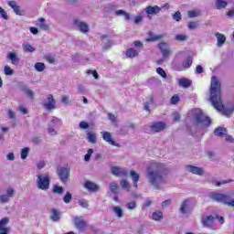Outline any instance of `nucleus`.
<instances>
[{"label":"nucleus","mask_w":234,"mask_h":234,"mask_svg":"<svg viewBox=\"0 0 234 234\" xmlns=\"http://www.w3.org/2000/svg\"><path fill=\"white\" fill-rule=\"evenodd\" d=\"M169 169L164 163L151 161L145 167L144 176L150 189L160 191L167 184Z\"/></svg>","instance_id":"nucleus-1"},{"label":"nucleus","mask_w":234,"mask_h":234,"mask_svg":"<svg viewBox=\"0 0 234 234\" xmlns=\"http://www.w3.org/2000/svg\"><path fill=\"white\" fill-rule=\"evenodd\" d=\"M8 58L13 65H19V58H17V54H16L15 52H10L8 54Z\"/></svg>","instance_id":"nucleus-33"},{"label":"nucleus","mask_w":234,"mask_h":234,"mask_svg":"<svg viewBox=\"0 0 234 234\" xmlns=\"http://www.w3.org/2000/svg\"><path fill=\"white\" fill-rule=\"evenodd\" d=\"M188 28H189V30H195L197 28H198V23L197 22H189Z\"/></svg>","instance_id":"nucleus-54"},{"label":"nucleus","mask_w":234,"mask_h":234,"mask_svg":"<svg viewBox=\"0 0 234 234\" xmlns=\"http://www.w3.org/2000/svg\"><path fill=\"white\" fill-rule=\"evenodd\" d=\"M86 138L90 144H96V142L98 141V136L92 132H88L86 133Z\"/></svg>","instance_id":"nucleus-28"},{"label":"nucleus","mask_w":234,"mask_h":234,"mask_svg":"<svg viewBox=\"0 0 234 234\" xmlns=\"http://www.w3.org/2000/svg\"><path fill=\"white\" fill-rule=\"evenodd\" d=\"M110 191L113 195H118L120 193V186H118V183L116 182L110 183Z\"/></svg>","instance_id":"nucleus-31"},{"label":"nucleus","mask_w":234,"mask_h":234,"mask_svg":"<svg viewBox=\"0 0 234 234\" xmlns=\"http://www.w3.org/2000/svg\"><path fill=\"white\" fill-rule=\"evenodd\" d=\"M73 25L80 30V32H81L82 34H87V32H89V29L90 28V27L89 26V24L83 22V21H80L78 19L73 21Z\"/></svg>","instance_id":"nucleus-13"},{"label":"nucleus","mask_w":234,"mask_h":234,"mask_svg":"<svg viewBox=\"0 0 234 234\" xmlns=\"http://www.w3.org/2000/svg\"><path fill=\"white\" fill-rule=\"evenodd\" d=\"M37 187L41 191H48L50 189V175L48 173L37 176Z\"/></svg>","instance_id":"nucleus-3"},{"label":"nucleus","mask_w":234,"mask_h":234,"mask_svg":"<svg viewBox=\"0 0 234 234\" xmlns=\"http://www.w3.org/2000/svg\"><path fill=\"white\" fill-rule=\"evenodd\" d=\"M191 116L194 125L197 127H209V125H211V118L204 114V112L200 110V108L192 109Z\"/></svg>","instance_id":"nucleus-2"},{"label":"nucleus","mask_w":234,"mask_h":234,"mask_svg":"<svg viewBox=\"0 0 234 234\" xmlns=\"http://www.w3.org/2000/svg\"><path fill=\"white\" fill-rule=\"evenodd\" d=\"M0 16L2 17V19L8 21V14H6V11L3 9V7L1 6H0Z\"/></svg>","instance_id":"nucleus-49"},{"label":"nucleus","mask_w":234,"mask_h":234,"mask_svg":"<svg viewBox=\"0 0 234 234\" xmlns=\"http://www.w3.org/2000/svg\"><path fill=\"white\" fill-rule=\"evenodd\" d=\"M101 41H102V48L104 50H109L112 47V44L111 41H109V37L107 35L101 36Z\"/></svg>","instance_id":"nucleus-24"},{"label":"nucleus","mask_w":234,"mask_h":234,"mask_svg":"<svg viewBox=\"0 0 234 234\" xmlns=\"http://www.w3.org/2000/svg\"><path fill=\"white\" fill-rule=\"evenodd\" d=\"M158 47L165 59L169 58L170 54H173V50H171V48L169 47V45H167V43L161 42L159 43Z\"/></svg>","instance_id":"nucleus-7"},{"label":"nucleus","mask_w":234,"mask_h":234,"mask_svg":"<svg viewBox=\"0 0 234 234\" xmlns=\"http://www.w3.org/2000/svg\"><path fill=\"white\" fill-rule=\"evenodd\" d=\"M101 134L104 142H107V144H110V145H113L114 147H120V144L112 140V135L111 134V133L103 132L101 133Z\"/></svg>","instance_id":"nucleus-17"},{"label":"nucleus","mask_w":234,"mask_h":234,"mask_svg":"<svg viewBox=\"0 0 234 234\" xmlns=\"http://www.w3.org/2000/svg\"><path fill=\"white\" fill-rule=\"evenodd\" d=\"M188 17L190 18L198 17V12L195 10L188 11Z\"/></svg>","instance_id":"nucleus-60"},{"label":"nucleus","mask_w":234,"mask_h":234,"mask_svg":"<svg viewBox=\"0 0 234 234\" xmlns=\"http://www.w3.org/2000/svg\"><path fill=\"white\" fill-rule=\"evenodd\" d=\"M154 103V97L153 95L149 96V101L144 103V109L146 112H151V106Z\"/></svg>","instance_id":"nucleus-26"},{"label":"nucleus","mask_w":234,"mask_h":234,"mask_svg":"<svg viewBox=\"0 0 234 234\" xmlns=\"http://www.w3.org/2000/svg\"><path fill=\"white\" fill-rule=\"evenodd\" d=\"M52 125H61V119H58L56 117H53L51 120Z\"/></svg>","instance_id":"nucleus-57"},{"label":"nucleus","mask_w":234,"mask_h":234,"mask_svg":"<svg viewBox=\"0 0 234 234\" xmlns=\"http://www.w3.org/2000/svg\"><path fill=\"white\" fill-rule=\"evenodd\" d=\"M120 186L122 189H126L127 191H131V185H129V181H127L126 179L121 180Z\"/></svg>","instance_id":"nucleus-39"},{"label":"nucleus","mask_w":234,"mask_h":234,"mask_svg":"<svg viewBox=\"0 0 234 234\" xmlns=\"http://www.w3.org/2000/svg\"><path fill=\"white\" fill-rule=\"evenodd\" d=\"M61 218V214H59V210L56 208L51 209V215H50V219L52 222H59Z\"/></svg>","instance_id":"nucleus-23"},{"label":"nucleus","mask_w":234,"mask_h":234,"mask_svg":"<svg viewBox=\"0 0 234 234\" xmlns=\"http://www.w3.org/2000/svg\"><path fill=\"white\" fill-rule=\"evenodd\" d=\"M180 101V97L178 95H175L171 98L172 105H176Z\"/></svg>","instance_id":"nucleus-56"},{"label":"nucleus","mask_w":234,"mask_h":234,"mask_svg":"<svg viewBox=\"0 0 234 234\" xmlns=\"http://www.w3.org/2000/svg\"><path fill=\"white\" fill-rule=\"evenodd\" d=\"M213 222H215V217H213V216H208L207 218H202V224L205 227L211 226V224H213Z\"/></svg>","instance_id":"nucleus-32"},{"label":"nucleus","mask_w":234,"mask_h":234,"mask_svg":"<svg viewBox=\"0 0 234 234\" xmlns=\"http://www.w3.org/2000/svg\"><path fill=\"white\" fill-rule=\"evenodd\" d=\"M79 204L81 207L87 208L89 207V203L85 199L79 200Z\"/></svg>","instance_id":"nucleus-58"},{"label":"nucleus","mask_w":234,"mask_h":234,"mask_svg":"<svg viewBox=\"0 0 234 234\" xmlns=\"http://www.w3.org/2000/svg\"><path fill=\"white\" fill-rule=\"evenodd\" d=\"M45 59L48 61V63H50L51 65L56 63V58L50 55H46Z\"/></svg>","instance_id":"nucleus-55"},{"label":"nucleus","mask_w":234,"mask_h":234,"mask_svg":"<svg viewBox=\"0 0 234 234\" xmlns=\"http://www.w3.org/2000/svg\"><path fill=\"white\" fill-rule=\"evenodd\" d=\"M130 176L133 180V186L135 187V189H138V181L140 180V174H138L134 170H131L130 171Z\"/></svg>","instance_id":"nucleus-21"},{"label":"nucleus","mask_w":234,"mask_h":234,"mask_svg":"<svg viewBox=\"0 0 234 234\" xmlns=\"http://www.w3.org/2000/svg\"><path fill=\"white\" fill-rule=\"evenodd\" d=\"M186 169L188 171V173H192V175H197V176H204L206 174L204 167H198L192 165H186Z\"/></svg>","instance_id":"nucleus-9"},{"label":"nucleus","mask_w":234,"mask_h":234,"mask_svg":"<svg viewBox=\"0 0 234 234\" xmlns=\"http://www.w3.org/2000/svg\"><path fill=\"white\" fill-rule=\"evenodd\" d=\"M84 187L89 191H98V185L92 183L91 181H86L84 184Z\"/></svg>","instance_id":"nucleus-30"},{"label":"nucleus","mask_w":234,"mask_h":234,"mask_svg":"<svg viewBox=\"0 0 234 234\" xmlns=\"http://www.w3.org/2000/svg\"><path fill=\"white\" fill-rule=\"evenodd\" d=\"M208 198L210 200H214V202H219L221 204H225L229 200V197L225 194H220L217 192H210L208 193Z\"/></svg>","instance_id":"nucleus-6"},{"label":"nucleus","mask_w":234,"mask_h":234,"mask_svg":"<svg viewBox=\"0 0 234 234\" xmlns=\"http://www.w3.org/2000/svg\"><path fill=\"white\" fill-rule=\"evenodd\" d=\"M80 129H87L88 127H89V122H80Z\"/></svg>","instance_id":"nucleus-64"},{"label":"nucleus","mask_w":234,"mask_h":234,"mask_svg":"<svg viewBox=\"0 0 234 234\" xmlns=\"http://www.w3.org/2000/svg\"><path fill=\"white\" fill-rule=\"evenodd\" d=\"M193 201L189 198H186L180 204L179 212L181 213V215H185L187 217L188 215H191L193 213Z\"/></svg>","instance_id":"nucleus-4"},{"label":"nucleus","mask_w":234,"mask_h":234,"mask_svg":"<svg viewBox=\"0 0 234 234\" xmlns=\"http://www.w3.org/2000/svg\"><path fill=\"white\" fill-rule=\"evenodd\" d=\"M228 6V1L225 0H217L215 2V7L217 10H224Z\"/></svg>","instance_id":"nucleus-29"},{"label":"nucleus","mask_w":234,"mask_h":234,"mask_svg":"<svg viewBox=\"0 0 234 234\" xmlns=\"http://www.w3.org/2000/svg\"><path fill=\"white\" fill-rule=\"evenodd\" d=\"M16 195V190L12 187L6 189V194L0 196V204H6L10 202V198Z\"/></svg>","instance_id":"nucleus-10"},{"label":"nucleus","mask_w":234,"mask_h":234,"mask_svg":"<svg viewBox=\"0 0 234 234\" xmlns=\"http://www.w3.org/2000/svg\"><path fill=\"white\" fill-rule=\"evenodd\" d=\"M44 107L47 111H52L56 109V100L52 94L48 95V102L44 103Z\"/></svg>","instance_id":"nucleus-18"},{"label":"nucleus","mask_w":234,"mask_h":234,"mask_svg":"<svg viewBox=\"0 0 234 234\" xmlns=\"http://www.w3.org/2000/svg\"><path fill=\"white\" fill-rule=\"evenodd\" d=\"M156 72L157 74H159V76H161V78H163L164 80H167V73H165V70H164V69L157 68Z\"/></svg>","instance_id":"nucleus-44"},{"label":"nucleus","mask_w":234,"mask_h":234,"mask_svg":"<svg viewBox=\"0 0 234 234\" xmlns=\"http://www.w3.org/2000/svg\"><path fill=\"white\" fill-rule=\"evenodd\" d=\"M173 118L175 122H179L180 121V113H178V112H175L173 113Z\"/></svg>","instance_id":"nucleus-63"},{"label":"nucleus","mask_w":234,"mask_h":234,"mask_svg":"<svg viewBox=\"0 0 234 234\" xmlns=\"http://www.w3.org/2000/svg\"><path fill=\"white\" fill-rule=\"evenodd\" d=\"M63 191H65L63 186H59L58 185H55L54 187H53V193H57V195H63Z\"/></svg>","instance_id":"nucleus-43"},{"label":"nucleus","mask_w":234,"mask_h":234,"mask_svg":"<svg viewBox=\"0 0 234 234\" xmlns=\"http://www.w3.org/2000/svg\"><path fill=\"white\" fill-rule=\"evenodd\" d=\"M193 65V58L187 57L186 60L183 62L182 66L176 65L175 66V70L182 72V70H186V69H189Z\"/></svg>","instance_id":"nucleus-14"},{"label":"nucleus","mask_w":234,"mask_h":234,"mask_svg":"<svg viewBox=\"0 0 234 234\" xmlns=\"http://www.w3.org/2000/svg\"><path fill=\"white\" fill-rule=\"evenodd\" d=\"M28 153H30V148H28V147L23 148L21 150V154H20L21 159L27 160V157L28 156Z\"/></svg>","instance_id":"nucleus-40"},{"label":"nucleus","mask_w":234,"mask_h":234,"mask_svg":"<svg viewBox=\"0 0 234 234\" xmlns=\"http://www.w3.org/2000/svg\"><path fill=\"white\" fill-rule=\"evenodd\" d=\"M175 39L176 41H186V39H187V36L182 34L176 35Z\"/></svg>","instance_id":"nucleus-52"},{"label":"nucleus","mask_w":234,"mask_h":234,"mask_svg":"<svg viewBox=\"0 0 234 234\" xmlns=\"http://www.w3.org/2000/svg\"><path fill=\"white\" fill-rule=\"evenodd\" d=\"M10 222V218L5 217L0 219V234H9L10 233V228L6 227L8 226V223Z\"/></svg>","instance_id":"nucleus-11"},{"label":"nucleus","mask_w":234,"mask_h":234,"mask_svg":"<svg viewBox=\"0 0 234 234\" xmlns=\"http://www.w3.org/2000/svg\"><path fill=\"white\" fill-rule=\"evenodd\" d=\"M111 171H112V175H113V176L125 177V176H129V171H127L125 168H122L120 166H112Z\"/></svg>","instance_id":"nucleus-12"},{"label":"nucleus","mask_w":234,"mask_h":234,"mask_svg":"<svg viewBox=\"0 0 234 234\" xmlns=\"http://www.w3.org/2000/svg\"><path fill=\"white\" fill-rule=\"evenodd\" d=\"M164 37H165V35H156L153 31H150L148 33V38H146V41L153 43L154 41H160V39H164Z\"/></svg>","instance_id":"nucleus-20"},{"label":"nucleus","mask_w":234,"mask_h":234,"mask_svg":"<svg viewBox=\"0 0 234 234\" xmlns=\"http://www.w3.org/2000/svg\"><path fill=\"white\" fill-rule=\"evenodd\" d=\"M152 133H162L167 129V124L164 122H151Z\"/></svg>","instance_id":"nucleus-8"},{"label":"nucleus","mask_w":234,"mask_h":234,"mask_svg":"<svg viewBox=\"0 0 234 234\" xmlns=\"http://www.w3.org/2000/svg\"><path fill=\"white\" fill-rule=\"evenodd\" d=\"M113 212L118 217V218H122L123 217V209L121 207H113Z\"/></svg>","instance_id":"nucleus-37"},{"label":"nucleus","mask_w":234,"mask_h":234,"mask_svg":"<svg viewBox=\"0 0 234 234\" xmlns=\"http://www.w3.org/2000/svg\"><path fill=\"white\" fill-rule=\"evenodd\" d=\"M57 175L62 184H67V182H69V178H70V168L58 167L57 169Z\"/></svg>","instance_id":"nucleus-5"},{"label":"nucleus","mask_w":234,"mask_h":234,"mask_svg":"<svg viewBox=\"0 0 234 234\" xmlns=\"http://www.w3.org/2000/svg\"><path fill=\"white\" fill-rule=\"evenodd\" d=\"M74 226L77 229L81 231L87 228V222L83 219V217L76 216L74 218Z\"/></svg>","instance_id":"nucleus-16"},{"label":"nucleus","mask_w":234,"mask_h":234,"mask_svg":"<svg viewBox=\"0 0 234 234\" xmlns=\"http://www.w3.org/2000/svg\"><path fill=\"white\" fill-rule=\"evenodd\" d=\"M115 15L116 16H123L124 18L126 19V21H129L131 19V16L129 15V13H127L122 9L115 11Z\"/></svg>","instance_id":"nucleus-38"},{"label":"nucleus","mask_w":234,"mask_h":234,"mask_svg":"<svg viewBox=\"0 0 234 234\" xmlns=\"http://www.w3.org/2000/svg\"><path fill=\"white\" fill-rule=\"evenodd\" d=\"M63 202L65 204H70L72 202V194L70 192H67L63 197Z\"/></svg>","instance_id":"nucleus-42"},{"label":"nucleus","mask_w":234,"mask_h":234,"mask_svg":"<svg viewBox=\"0 0 234 234\" xmlns=\"http://www.w3.org/2000/svg\"><path fill=\"white\" fill-rule=\"evenodd\" d=\"M178 85L179 87H183L184 89H189L191 85H193V81L189 79L181 78L178 80Z\"/></svg>","instance_id":"nucleus-22"},{"label":"nucleus","mask_w":234,"mask_h":234,"mask_svg":"<svg viewBox=\"0 0 234 234\" xmlns=\"http://www.w3.org/2000/svg\"><path fill=\"white\" fill-rule=\"evenodd\" d=\"M151 206H153V201L147 199V200L144 203V205H143V207H142V209L144 210V209H145V207H151Z\"/></svg>","instance_id":"nucleus-59"},{"label":"nucleus","mask_w":234,"mask_h":234,"mask_svg":"<svg viewBox=\"0 0 234 234\" xmlns=\"http://www.w3.org/2000/svg\"><path fill=\"white\" fill-rule=\"evenodd\" d=\"M109 116V120L112 122V123H113V125L115 127L118 126V120L116 118V115L112 114V113H108Z\"/></svg>","instance_id":"nucleus-45"},{"label":"nucleus","mask_w":234,"mask_h":234,"mask_svg":"<svg viewBox=\"0 0 234 234\" xmlns=\"http://www.w3.org/2000/svg\"><path fill=\"white\" fill-rule=\"evenodd\" d=\"M139 52L138 50L134 49L133 48H130L126 50V57L127 58H136L138 56Z\"/></svg>","instance_id":"nucleus-35"},{"label":"nucleus","mask_w":234,"mask_h":234,"mask_svg":"<svg viewBox=\"0 0 234 234\" xmlns=\"http://www.w3.org/2000/svg\"><path fill=\"white\" fill-rule=\"evenodd\" d=\"M153 220H155L156 222H160L162 218H164V213L160 210H156L152 214Z\"/></svg>","instance_id":"nucleus-34"},{"label":"nucleus","mask_w":234,"mask_h":234,"mask_svg":"<svg viewBox=\"0 0 234 234\" xmlns=\"http://www.w3.org/2000/svg\"><path fill=\"white\" fill-rule=\"evenodd\" d=\"M143 131L146 134H151V133H153V128H151V123L144 125L143 126Z\"/></svg>","instance_id":"nucleus-47"},{"label":"nucleus","mask_w":234,"mask_h":234,"mask_svg":"<svg viewBox=\"0 0 234 234\" xmlns=\"http://www.w3.org/2000/svg\"><path fill=\"white\" fill-rule=\"evenodd\" d=\"M25 92L28 98L34 100V91H32L30 89H27Z\"/></svg>","instance_id":"nucleus-62"},{"label":"nucleus","mask_w":234,"mask_h":234,"mask_svg":"<svg viewBox=\"0 0 234 234\" xmlns=\"http://www.w3.org/2000/svg\"><path fill=\"white\" fill-rule=\"evenodd\" d=\"M23 47H24L25 52H34V50H36V48H34V47H32V45L30 44H25L23 45Z\"/></svg>","instance_id":"nucleus-51"},{"label":"nucleus","mask_w":234,"mask_h":234,"mask_svg":"<svg viewBox=\"0 0 234 234\" xmlns=\"http://www.w3.org/2000/svg\"><path fill=\"white\" fill-rule=\"evenodd\" d=\"M173 19L174 21H182V14L180 13V11H176L174 15H173Z\"/></svg>","instance_id":"nucleus-48"},{"label":"nucleus","mask_w":234,"mask_h":234,"mask_svg":"<svg viewBox=\"0 0 234 234\" xmlns=\"http://www.w3.org/2000/svg\"><path fill=\"white\" fill-rule=\"evenodd\" d=\"M216 37L218 40L217 47H223L224 43H226V35L222 33H216Z\"/></svg>","instance_id":"nucleus-25"},{"label":"nucleus","mask_w":234,"mask_h":234,"mask_svg":"<svg viewBox=\"0 0 234 234\" xmlns=\"http://www.w3.org/2000/svg\"><path fill=\"white\" fill-rule=\"evenodd\" d=\"M144 21V16H142V14H138L134 16V24L138 25L139 23H142Z\"/></svg>","instance_id":"nucleus-53"},{"label":"nucleus","mask_w":234,"mask_h":234,"mask_svg":"<svg viewBox=\"0 0 234 234\" xmlns=\"http://www.w3.org/2000/svg\"><path fill=\"white\" fill-rule=\"evenodd\" d=\"M214 134L222 138L228 135V130L225 127H218L215 129Z\"/></svg>","instance_id":"nucleus-27"},{"label":"nucleus","mask_w":234,"mask_h":234,"mask_svg":"<svg viewBox=\"0 0 234 234\" xmlns=\"http://www.w3.org/2000/svg\"><path fill=\"white\" fill-rule=\"evenodd\" d=\"M45 21L46 20L44 17L39 18L38 19V27L42 30H48V28H49L48 24H46Z\"/></svg>","instance_id":"nucleus-36"},{"label":"nucleus","mask_w":234,"mask_h":234,"mask_svg":"<svg viewBox=\"0 0 234 234\" xmlns=\"http://www.w3.org/2000/svg\"><path fill=\"white\" fill-rule=\"evenodd\" d=\"M7 5L13 9L16 16H27V12L25 10H21V6L17 5V2L9 1Z\"/></svg>","instance_id":"nucleus-15"},{"label":"nucleus","mask_w":234,"mask_h":234,"mask_svg":"<svg viewBox=\"0 0 234 234\" xmlns=\"http://www.w3.org/2000/svg\"><path fill=\"white\" fill-rule=\"evenodd\" d=\"M160 10H162V8L158 5H147L144 8V12H146L148 16H156V14H160Z\"/></svg>","instance_id":"nucleus-19"},{"label":"nucleus","mask_w":234,"mask_h":234,"mask_svg":"<svg viewBox=\"0 0 234 234\" xmlns=\"http://www.w3.org/2000/svg\"><path fill=\"white\" fill-rule=\"evenodd\" d=\"M47 67L45 66V63H42V62H37L35 64V69L37 71V72H43V70H45Z\"/></svg>","instance_id":"nucleus-41"},{"label":"nucleus","mask_w":234,"mask_h":234,"mask_svg":"<svg viewBox=\"0 0 234 234\" xmlns=\"http://www.w3.org/2000/svg\"><path fill=\"white\" fill-rule=\"evenodd\" d=\"M4 70H5V76H12V74H14V69H12L10 66H5Z\"/></svg>","instance_id":"nucleus-50"},{"label":"nucleus","mask_w":234,"mask_h":234,"mask_svg":"<svg viewBox=\"0 0 234 234\" xmlns=\"http://www.w3.org/2000/svg\"><path fill=\"white\" fill-rule=\"evenodd\" d=\"M173 200L171 199H166L162 202V207H168V206H171Z\"/></svg>","instance_id":"nucleus-61"},{"label":"nucleus","mask_w":234,"mask_h":234,"mask_svg":"<svg viewBox=\"0 0 234 234\" xmlns=\"http://www.w3.org/2000/svg\"><path fill=\"white\" fill-rule=\"evenodd\" d=\"M127 209L134 210L136 209V201L133 200L126 203Z\"/></svg>","instance_id":"nucleus-46"}]
</instances>
